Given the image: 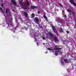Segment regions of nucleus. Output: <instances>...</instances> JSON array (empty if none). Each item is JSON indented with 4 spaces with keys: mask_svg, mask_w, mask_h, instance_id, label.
Wrapping results in <instances>:
<instances>
[{
    "mask_svg": "<svg viewBox=\"0 0 76 76\" xmlns=\"http://www.w3.org/2000/svg\"><path fill=\"white\" fill-rule=\"evenodd\" d=\"M37 45L38 46V42L37 43Z\"/></svg>",
    "mask_w": 76,
    "mask_h": 76,
    "instance_id": "2f4dec72",
    "label": "nucleus"
},
{
    "mask_svg": "<svg viewBox=\"0 0 76 76\" xmlns=\"http://www.w3.org/2000/svg\"><path fill=\"white\" fill-rule=\"evenodd\" d=\"M19 3H20V4L22 5V4L23 3L22 1H20Z\"/></svg>",
    "mask_w": 76,
    "mask_h": 76,
    "instance_id": "b1692460",
    "label": "nucleus"
},
{
    "mask_svg": "<svg viewBox=\"0 0 76 76\" xmlns=\"http://www.w3.org/2000/svg\"><path fill=\"white\" fill-rule=\"evenodd\" d=\"M20 19L21 20V21L22 20V18H20Z\"/></svg>",
    "mask_w": 76,
    "mask_h": 76,
    "instance_id": "c756f323",
    "label": "nucleus"
},
{
    "mask_svg": "<svg viewBox=\"0 0 76 76\" xmlns=\"http://www.w3.org/2000/svg\"><path fill=\"white\" fill-rule=\"evenodd\" d=\"M48 53V52L46 51V52L45 53V54H46V53Z\"/></svg>",
    "mask_w": 76,
    "mask_h": 76,
    "instance_id": "c85d7f7f",
    "label": "nucleus"
},
{
    "mask_svg": "<svg viewBox=\"0 0 76 76\" xmlns=\"http://www.w3.org/2000/svg\"><path fill=\"white\" fill-rule=\"evenodd\" d=\"M28 23V22H27V23Z\"/></svg>",
    "mask_w": 76,
    "mask_h": 76,
    "instance_id": "e433bc0d",
    "label": "nucleus"
},
{
    "mask_svg": "<svg viewBox=\"0 0 76 76\" xmlns=\"http://www.w3.org/2000/svg\"><path fill=\"white\" fill-rule=\"evenodd\" d=\"M59 31L61 32H63V29H62L61 28H60Z\"/></svg>",
    "mask_w": 76,
    "mask_h": 76,
    "instance_id": "2eb2a0df",
    "label": "nucleus"
},
{
    "mask_svg": "<svg viewBox=\"0 0 76 76\" xmlns=\"http://www.w3.org/2000/svg\"><path fill=\"white\" fill-rule=\"evenodd\" d=\"M54 40L55 41H58V39H57V38L56 37H54Z\"/></svg>",
    "mask_w": 76,
    "mask_h": 76,
    "instance_id": "dca6fc26",
    "label": "nucleus"
},
{
    "mask_svg": "<svg viewBox=\"0 0 76 76\" xmlns=\"http://www.w3.org/2000/svg\"><path fill=\"white\" fill-rule=\"evenodd\" d=\"M51 27L53 30V31L58 36V33L57 32V31L56 30V28H55V27L53 26V25H51Z\"/></svg>",
    "mask_w": 76,
    "mask_h": 76,
    "instance_id": "39448f33",
    "label": "nucleus"
},
{
    "mask_svg": "<svg viewBox=\"0 0 76 76\" xmlns=\"http://www.w3.org/2000/svg\"><path fill=\"white\" fill-rule=\"evenodd\" d=\"M55 48L54 50H56L55 52V56H57L59 54H62V52H61V48H57V45L55 46Z\"/></svg>",
    "mask_w": 76,
    "mask_h": 76,
    "instance_id": "f03ea898",
    "label": "nucleus"
},
{
    "mask_svg": "<svg viewBox=\"0 0 76 76\" xmlns=\"http://www.w3.org/2000/svg\"><path fill=\"white\" fill-rule=\"evenodd\" d=\"M62 9H63V8H62Z\"/></svg>",
    "mask_w": 76,
    "mask_h": 76,
    "instance_id": "ea45409f",
    "label": "nucleus"
},
{
    "mask_svg": "<svg viewBox=\"0 0 76 76\" xmlns=\"http://www.w3.org/2000/svg\"><path fill=\"white\" fill-rule=\"evenodd\" d=\"M48 50H50V51H53V50L50 48H48Z\"/></svg>",
    "mask_w": 76,
    "mask_h": 76,
    "instance_id": "5701e85b",
    "label": "nucleus"
},
{
    "mask_svg": "<svg viewBox=\"0 0 76 76\" xmlns=\"http://www.w3.org/2000/svg\"><path fill=\"white\" fill-rule=\"evenodd\" d=\"M32 8L33 9H36V8H37V7H36L35 6H32Z\"/></svg>",
    "mask_w": 76,
    "mask_h": 76,
    "instance_id": "aec40b11",
    "label": "nucleus"
},
{
    "mask_svg": "<svg viewBox=\"0 0 76 76\" xmlns=\"http://www.w3.org/2000/svg\"><path fill=\"white\" fill-rule=\"evenodd\" d=\"M69 69H67V72H69Z\"/></svg>",
    "mask_w": 76,
    "mask_h": 76,
    "instance_id": "7c9ffc66",
    "label": "nucleus"
},
{
    "mask_svg": "<svg viewBox=\"0 0 76 76\" xmlns=\"http://www.w3.org/2000/svg\"><path fill=\"white\" fill-rule=\"evenodd\" d=\"M62 13L63 16V17H65V18H66V15H65V14H64V11L62 10Z\"/></svg>",
    "mask_w": 76,
    "mask_h": 76,
    "instance_id": "f8f14e48",
    "label": "nucleus"
},
{
    "mask_svg": "<svg viewBox=\"0 0 76 76\" xmlns=\"http://www.w3.org/2000/svg\"><path fill=\"white\" fill-rule=\"evenodd\" d=\"M48 35L49 36H50V37H53L54 36V34H53L51 32H49Z\"/></svg>",
    "mask_w": 76,
    "mask_h": 76,
    "instance_id": "9d476101",
    "label": "nucleus"
},
{
    "mask_svg": "<svg viewBox=\"0 0 76 76\" xmlns=\"http://www.w3.org/2000/svg\"><path fill=\"white\" fill-rule=\"evenodd\" d=\"M2 2H3V1H0V4H0V6H1V7H3V3H2Z\"/></svg>",
    "mask_w": 76,
    "mask_h": 76,
    "instance_id": "4468645a",
    "label": "nucleus"
},
{
    "mask_svg": "<svg viewBox=\"0 0 76 76\" xmlns=\"http://www.w3.org/2000/svg\"><path fill=\"white\" fill-rule=\"evenodd\" d=\"M67 11L68 12H71L72 13V15H75V13L73 12V11H72L70 9H68L67 10Z\"/></svg>",
    "mask_w": 76,
    "mask_h": 76,
    "instance_id": "1a4fd4ad",
    "label": "nucleus"
},
{
    "mask_svg": "<svg viewBox=\"0 0 76 76\" xmlns=\"http://www.w3.org/2000/svg\"><path fill=\"white\" fill-rule=\"evenodd\" d=\"M24 15H25V17H27L28 16V14L26 13V12H25Z\"/></svg>",
    "mask_w": 76,
    "mask_h": 76,
    "instance_id": "f3484780",
    "label": "nucleus"
},
{
    "mask_svg": "<svg viewBox=\"0 0 76 76\" xmlns=\"http://www.w3.org/2000/svg\"><path fill=\"white\" fill-rule=\"evenodd\" d=\"M38 14H39L40 13V12L39 11H38Z\"/></svg>",
    "mask_w": 76,
    "mask_h": 76,
    "instance_id": "393cba45",
    "label": "nucleus"
},
{
    "mask_svg": "<svg viewBox=\"0 0 76 76\" xmlns=\"http://www.w3.org/2000/svg\"><path fill=\"white\" fill-rule=\"evenodd\" d=\"M43 39H44V40H45V37H43Z\"/></svg>",
    "mask_w": 76,
    "mask_h": 76,
    "instance_id": "a878e982",
    "label": "nucleus"
},
{
    "mask_svg": "<svg viewBox=\"0 0 76 76\" xmlns=\"http://www.w3.org/2000/svg\"><path fill=\"white\" fill-rule=\"evenodd\" d=\"M30 27H31V26H30Z\"/></svg>",
    "mask_w": 76,
    "mask_h": 76,
    "instance_id": "58836bf2",
    "label": "nucleus"
},
{
    "mask_svg": "<svg viewBox=\"0 0 76 76\" xmlns=\"http://www.w3.org/2000/svg\"><path fill=\"white\" fill-rule=\"evenodd\" d=\"M61 61L62 65H63L64 64V63L63 61H64L66 63H69V62H68V60H67V59H64L63 58L61 59Z\"/></svg>",
    "mask_w": 76,
    "mask_h": 76,
    "instance_id": "20e7f679",
    "label": "nucleus"
},
{
    "mask_svg": "<svg viewBox=\"0 0 76 76\" xmlns=\"http://www.w3.org/2000/svg\"><path fill=\"white\" fill-rule=\"evenodd\" d=\"M56 21L58 23H60L62 25L64 26V24H65V22L63 19L60 18V17L56 18Z\"/></svg>",
    "mask_w": 76,
    "mask_h": 76,
    "instance_id": "7ed1b4c3",
    "label": "nucleus"
},
{
    "mask_svg": "<svg viewBox=\"0 0 76 76\" xmlns=\"http://www.w3.org/2000/svg\"><path fill=\"white\" fill-rule=\"evenodd\" d=\"M31 16H32V17L33 18H34V17H35V14L34 13L32 14L31 15Z\"/></svg>",
    "mask_w": 76,
    "mask_h": 76,
    "instance_id": "4be33fe9",
    "label": "nucleus"
},
{
    "mask_svg": "<svg viewBox=\"0 0 76 76\" xmlns=\"http://www.w3.org/2000/svg\"><path fill=\"white\" fill-rule=\"evenodd\" d=\"M34 20H35V22L36 23H37V24H39V19L38 18H36L34 19Z\"/></svg>",
    "mask_w": 76,
    "mask_h": 76,
    "instance_id": "6e6552de",
    "label": "nucleus"
},
{
    "mask_svg": "<svg viewBox=\"0 0 76 76\" xmlns=\"http://www.w3.org/2000/svg\"><path fill=\"white\" fill-rule=\"evenodd\" d=\"M66 32L68 34H69V31H66Z\"/></svg>",
    "mask_w": 76,
    "mask_h": 76,
    "instance_id": "cd10ccee",
    "label": "nucleus"
},
{
    "mask_svg": "<svg viewBox=\"0 0 76 76\" xmlns=\"http://www.w3.org/2000/svg\"><path fill=\"white\" fill-rule=\"evenodd\" d=\"M43 44H44H44H45V43H43Z\"/></svg>",
    "mask_w": 76,
    "mask_h": 76,
    "instance_id": "72a5a7b5",
    "label": "nucleus"
},
{
    "mask_svg": "<svg viewBox=\"0 0 76 76\" xmlns=\"http://www.w3.org/2000/svg\"><path fill=\"white\" fill-rule=\"evenodd\" d=\"M13 32H14V33L15 32V31H13Z\"/></svg>",
    "mask_w": 76,
    "mask_h": 76,
    "instance_id": "4c0bfd02",
    "label": "nucleus"
},
{
    "mask_svg": "<svg viewBox=\"0 0 76 76\" xmlns=\"http://www.w3.org/2000/svg\"><path fill=\"white\" fill-rule=\"evenodd\" d=\"M11 2L13 4H15L16 5V3L15 2V1L14 0H11Z\"/></svg>",
    "mask_w": 76,
    "mask_h": 76,
    "instance_id": "ddd939ff",
    "label": "nucleus"
},
{
    "mask_svg": "<svg viewBox=\"0 0 76 76\" xmlns=\"http://www.w3.org/2000/svg\"><path fill=\"white\" fill-rule=\"evenodd\" d=\"M29 6V4L28 1H27L26 6H25V7L24 8V9H26V7H27V6Z\"/></svg>",
    "mask_w": 76,
    "mask_h": 76,
    "instance_id": "9b49d317",
    "label": "nucleus"
},
{
    "mask_svg": "<svg viewBox=\"0 0 76 76\" xmlns=\"http://www.w3.org/2000/svg\"><path fill=\"white\" fill-rule=\"evenodd\" d=\"M26 25H28V24H26Z\"/></svg>",
    "mask_w": 76,
    "mask_h": 76,
    "instance_id": "f704fd0d",
    "label": "nucleus"
},
{
    "mask_svg": "<svg viewBox=\"0 0 76 76\" xmlns=\"http://www.w3.org/2000/svg\"><path fill=\"white\" fill-rule=\"evenodd\" d=\"M6 13L7 14H9L10 15V18L11 20L10 21L8 22V20L7 19H6V16L4 15V16L6 18L5 20H6V23H7L8 25V29H11V31H13L12 29V28H13V24H12V20L13 19V18H12V15L10 14V10L9 9H7L6 10Z\"/></svg>",
    "mask_w": 76,
    "mask_h": 76,
    "instance_id": "f257e3e1",
    "label": "nucleus"
},
{
    "mask_svg": "<svg viewBox=\"0 0 76 76\" xmlns=\"http://www.w3.org/2000/svg\"><path fill=\"white\" fill-rule=\"evenodd\" d=\"M0 10H1V12H2V13H4V11L2 10V8H0Z\"/></svg>",
    "mask_w": 76,
    "mask_h": 76,
    "instance_id": "6ab92c4d",
    "label": "nucleus"
},
{
    "mask_svg": "<svg viewBox=\"0 0 76 76\" xmlns=\"http://www.w3.org/2000/svg\"><path fill=\"white\" fill-rule=\"evenodd\" d=\"M58 4L60 6H61V7H63V5H62V4H61L59 3H58Z\"/></svg>",
    "mask_w": 76,
    "mask_h": 76,
    "instance_id": "412c9836",
    "label": "nucleus"
},
{
    "mask_svg": "<svg viewBox=\"0 0 76 76\" xmlns=\"http://www.w3.org/2000/svg\"><path fill=\"white\" fill-rule=\"evenodd\" d=\"M32 30L30 29V32H32Z\"/></svg>",
    "mask_w": 76,
    "mask_h": 76,
    "instance_id": "bb28decb",
    "label": "nucleus"
},
{
    "mask_svg": "<svg viewBox=\"0 0 76 76\" xmlns=\"http://www.w3.org/2000/svg\"><path fill=\"white\" fill-rule=\"evenodd\" d=\"M28 19H29V18H28Z\"/></svg>",
    "mask_w": 76,
    "mask_h": 76,
    "instance_id": "c9c22d12",
    "label": "nucleus"
},
{
    "mask_svg": "<svg viewBox=\"0 0 76 76\" xmlns=\"http://www.w3.org/2000/svg\"><path fill=\"white\" fill-rule=\"evenodd\" d=\"M43 18H44L45 19H47V17L45 15H43Z\"/></svg>",
    "mask_w": 76,
    "mask_h": 76,
    "instance_id": "a211bd4d",
    "label": "nucleus"
},
{
    "mask_svg": "<svg viewBox=\"0 0 76 76\" xmlns=\"http://www.w3.org/2000/svg\"><path fill=\"white\" fill-rule=\"evenodd\" d=\"M39 33L38 34L35 33V34L34 35V37L35 38L34 41L36 42V41H37V39H35V37H38V35H39Z\"/></svg>",
    "mask_w": 76,
    "mask_h": 76,
    "instance_id": "0eeeda50",
    "label": "nucleus"
},
{
    "mask_svg": "<svg viewBox=\"0 0 76 76\" xmlns=\"http://www.w3.org/2000/svg\"><path fill=\"white\" fill-rule=\"evenodd\" d=\"M40 25H39V27H40Z\"/></svg>",
    "mask_w": 76,
    "mask_h": 76,
    "instance_id": "473e14b6",
    "label": "nucleus"
},
{
    "mask_svg": "<svg viewBox=\"0 0 76 76\" xmlns=\"http://www.w3.org/2000/svg\"><path fill=\"white\" fill-rule=\"evenodd\" d=\"M70 2L72 3L74 6L76 7V4L74 2L73 0H70Z\"/></svg>",
    "mask_w": 76,
    "mask_h": 76,
    "instance_id": "423d86ee",
    "label": "nucleus"
}]
</instances>
